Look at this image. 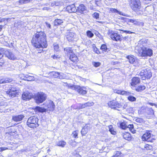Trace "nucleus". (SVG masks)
Instances as JSON below:
<instances>
[{
  "mask_svg": "<svg viewBox=\"0 0 157 157\" xmlns=\"http://www.w3.org/2000/svg\"><path fill=\"white\" fill-rule=\"evenodd\" d=\"M32 43L37 48H43L47 46L46 34L44 32H37L33 36Z\"/></svg>",
  "mask_w": 157,
  "mask_h": 157,
  "instance_id": "1",
  "label": "nucleus"
},
{
  "mask_svg": "<svg viewBox=\"0 0 157 157\" xmlns=\"http://www.w3.org/2000/svg\"><path fill=\"white\" fill-rule=\"evenodd\" d=\"M38 118L35 116L30 117L27 121V125L31 128H36L39 126L38 124Z\"/></svg>",
  "mask_w": 157,
  "mask_h": 157,
  "instance_id": "2",
  "label": "nucleus"
},
{
  "mask_svg": "<svg viewBox=\"0 0 157 157\" xmlns=\"http://www.w3.org/2000/svg\"><path fill=\"white\" fill-rule=\"evenodd\" d=\"M68 86L72 90H75L80 94L84 95L87 93V89L85 87L79 86H71L70 85H68Z\"/></svg>",
  "mask_w": 157,
  "mask_h": 157,
  "instance_id": "3",
  "label": "nucleus"
},
{
  "mask_svg": "<svg viewBox=\"0 0 157 157\" xmlns=\"http://www.w3.org/2000/svg\"><path fill=\"white\" fill-rule=\"evenodd\" d=\"M130 6L132 9L136 13L141 10V4L140 0H131Z\"/></svg>",
  "mask_w": 157,
  "mask_h": 157,
  "instance_id": "4",
  "label": "nucleus"
},
{
  "mask_svg": "<svg viewBox=\"0 0 157 157\" xmlns=\"http://www.w3.org/2000/svg\"><path fill=\"white\" fill-rule=\"evenodd\" d=\"M152 54V51L151 49L144 47L139 52L138 56L141 57H146L151 56Z\"/></svg>",
  "mask_w": 157,
  "mask_h": 157,
  "instance_id": "5",
  "label": "nucleus"
},
{
  "mask_svg": "<svg viewBox=\"0 0 157 157\" xmlns=\"http://www.w3.org/2000/svg\"><path fill=\"white\" fill-rule=\"evenodd\" d=\"M35 99L37 104L42 103L47 98L46 95L43 92H38L35 95Z\"/></svg>",
  "mask_w": 157,
  "mask_h": 157,
  "instance_id": "6",
  "label": "nucleus"
},
{
  "mask_svg": "<svg viewBox=\"0 0 157 157\" xmlns=\"http://www.w3.org/2000/svg\"><path fill=\"white\" fill-rule=\"evenodd\" d=\"M109 106L111 109L120 111L122 108V105L119 102L112 101H109L108 103Z\"/></svg>",
  "mask_w": 157,
  "mask_h": 157,
  "instance_id": "7",
  "label": "nucleus"
},
{
  "mask_svg": "<svg viewBox=\"0 0 157 157\" xmlns=\"http://www.w3.org/2000/svg\"><path fill=\"white\" fill-rule=\"evenodd\" d=\"M143 80L146 79H150L152 76V74L151 70L149 69L142 70L139 74Z\"/></svg>",
  "mask_w": 157,
  "mask_h": 157,
  "instance_id": "8",
  "label": "nucleus"
},
{
  "mask_svg": "<svg viewBox=\"0 0 157 157\" xmlns=\"http://www.w3.org/2000/svg\"><path fill=\"white\" fill-rule=\"evenodd\" d=\"M6 93L9 97L12 98L16 96L18 94L16 89L14 88H10L9 90L6 91Z\"/></svg>",
  "mask_w": 157,
  "mask_h": 157,
  "instance_id": "9",
  "label": "nucleus"
},
{
  "mask_svg": "<svg viewBox=\"0 0 157 157\" xmlns=\"http://www.w3.org/2000/svg\"><path fill=\"white\" fill-rule=\"evenodd\" d=\"M4 54L6 56L10 59L14 60L16 59V56L10 50H6L4 52Z\"/></svg>",
  "mask_w": 157,
  "mask_h": 157,
  "instance_id": "10",
  "label": "nucleus"
},
{
  "mask_svg": "<svg viewBox=\"0 0 157 157\" xmlns=\"http://www.w3.org/2000/svg\"><path fill=\"white\" fill-rule=\"evenodd\" d=\"M110 37L113 40L116 41H121V36L117 33H112L110 35Z\"/></svg>",
  "mask_w": 157,
  "mask_h": 157,
  "instance_id": "11",
  "label": "nucleus"
},
{
  "mask_svg": "<svg viewBox=\"0 0 157 157\" xmlns=\"http://www.w3.org/2000/svg\"><path fill=\"white\" fill-rule=\"evenodd\" d=\"M46 106L47 109H46V110L50 111H53L55 109V106L53 101L50 100L47 104Z\"/></svg>",
  "mask_w": 157,
  "mask_h": 157,
  "instance_id": "12",
  "label": "nucleus"
},
{
  "mask_svg": "<svg viewBox=\"0 0 157 157\" xmlns=\"http://www.w3.org/2000/svg\"><path fill=\"white\" fill-rule=\"evenodd\" d=\"M66 9L69 13H74L76 12L77 11L76 7L74 4H72L67 6Z\"/></svg>",
  "mask_w": 157,
  "mask_h": 157,
  "instance_id": "13",
  "label": "nucleus"
},
{
  "mask_svg": "<svg viewBox=\"0 0 157 157\" xmlns=\"http://www.w3.org/2000/svg\"><path fill=\"white\" fill-rule=\"evenodd\" d=\"M76 10V12L82 14L85 11H86V8L83 4H81L77 7Z\"/></svg>",
  "mask_w": 157,
  "mask_h": 157,
  "instance_id": "14",
  "label": "nucleus"
},
{
  "mask_svg": "<svg viewBox=\"0 0 157 157\" xmlns=\"http://www.w3.org/2000/svg\"><path fill=\"white\" fill-rule=\"evenodd\" d=\"M25 116L22 114L14 115L12 117V120L15 122H19L22 120Z\"/></svg>",
  "mask_w": 157,
  "mask_h": 157,
  "instance_id": "15",
  "label": "nucleus"
},
{
  "mask_svg": "<svg viewBox=\"0 0 157 157\" xmlns=\"http://www.w3.org/2000/svg\"><path fill=\"white\" fill-rule=\"evenodd\" d=\"M22 97L24 100H29L32 97L31 94L28 92H24L22 95Z\"/></svg>",
  "mask_w": 157,
  "mask_h": 157,
  "instance_id": "16",
  "label": "nucleus"
},
{
  "mask_svg": "<svg viewBox=\"0 0 157 157\" xmlns=\"http://www.w3.org/2000/svg\"><path fill=\"white\" fill-rule=\"evenodd\" d=\"M140 79L138 77H133L132 79V82L131 85L132 86H135V85L140 83Z\"/></svg>",
  "mask_w": 157,
  "mask_h": 157,
  "instance_id": "17",
  "label": "nucleus"
},
{
  "mask_svg": "<svg viewBox=\"0 0 157 157\" xmlns=\"http://www.w3.org/2000/svg\"><path fill=\"white\" fill-rule=\"evenodd\" d=\"M90 127L89 124L86 125L82 128L81 133L82 136H85L90 130Z\"/></svg>",
  "mask_w": 157,
  "mask_h": 157,
  "instance_id": "18",
  "label": "nucleus"
},
{
  "mask_svg": "<svg viewBox=\"0 0 157 157\" xmlns=\"http://www.w3.org/2000/svg\"><path fill=\"white\" fill-rule=\"evenodd\" d=\"M75 34L73 33H68L66 36V38L68 41H72L74 40Z\"/></svg>",
  "mask_w": 157,
  "mask_h": 157,
  "instance_id": "19",
  "label": "nucleus"
},
{
  "mask_svg": "<svg viewBox=\"0 0 157 157\" xmlns=\"http://www.w3.org/2000/svg\"><path fill=\"white\" fill-rule=\"evenodd\" d=\"M65 53L67 56H69L71 55L73 53V50L71 48L67 47L64 48Z\"/></svg>",
  "mask_w": 157,
  "mask_h": 157,
  "instance_id": "20",
  "label": "nucleus"
},
{
  "mask_svg": "<svg viewBox=\"0 0 157 157\" xmlns=\"http://www.w3.org/2000/svg\"><path fill=\"white\" fill-rule=\"evenodd\" d=\"M110 10L112 13H117L121 15H123L126 17H128V15L127 14H125L121 12L120 11L116 9L111 8H110Z\"/></svg>",
  "mask_w": 157,
  "mask_h": 157,
  "instance_id": "21",
  "label": "nucleus"
},
{
  "mask_svg": "<svg viewBox=\"0 0 157 157\" xmlns=\"http://www.w3.org/2000/svg\"><path fill=\"white\" fill-rule=\"evenodd\" d=\"M123 137L125 140H130L131 139V135L128 132H125L122 134Z\"/></svg>",
  "mask_w": 157,
  "mask_h": 157,
  "instance_id": "22",
  "label": "nucleus"
},
{
  "mask_svg": "<svg viewBox=\"0 0 157 157\" xmlns=\"http://www.w3.org/2000/svg\"><path fill=\"white\" fill-rule=\"evenodd\" d=\"M151 137V134L149 132H146L142 136V139L143 141H146L148 138Z\"/></svg>",
  "mask_w": 157,
  "mask_h": 157,
  "instance_id": "23",
  "label": "nucleus"
},
{
  "mask_svg": "<svg viewBox=\"0 0 157 157\" xmlns=\"http://www.w3.org/2000/svg\"><path fill=\"white\" fill-rule=\"evenodd\" d=\"M70 59L73 62H77L78 58L77 56L74 53L71 55L69 56Z\"/></svg>",
  "mask_w": 157,
  "mask_h": 157,
  "instance_id": "24",
  "label": "nucleus"
},
{
  "mask_svg": "<svg viewBox=\"0 0 157 157\" xmlns=\"http://www.w3.org/2000/svg\"><path fill=\"white\" fill-rule=\"evenodd\" d=\"M63 21L62 20L59 19H55L54 21V25L55 26H58L61 24L63 23Z\"/></svg>",
  "mask_w": 157,
  "mask_h": 157,
  "instance_id": "25",
  "label": "nucleus"
},
{
  "mask_svg": "<svg viewBox=\"0 0 157 157\" xmlns=\"http://www.w3.org/2000/svg\"><path fill=\"white\" fill-rule=\"evenodd\" d=\"M115 92L116 93L122 95L125 94L126 95H128L129 94V92L124 90H115Z\"/></svg>",
  "mask_w": 157,
  "mask_h": 157,
  "instance_id": "26",
  "label": "nucleus"
},
{
  "mask_svg": "<svg viewBox=\"0 0 157 157\" xmlns=\"http://www.w3.org/2000/svg\"><path fill=\"white\" fill-rule=\"evenodd\" d=\"M66 144V142L64 141H59L56 143V145L63 147Z\"/></svg>",
  "mask_w": 157,
  "mask_h": 157,
  "instance_id": "27",
  "label": "nucleus"
},
{
  "mask_svg": "<svg viewBox=\"0 0 157 157\" xmlns=\"http://www.w3.org/2000/svg\"><path fill=\"white\" fill-rule=\"evenodd\" d=\"M12 79L6 78L5 79H0V84H2L6 83H8L12 82Z\"/></svg>",
  "mask_w": 157,
  "mask_h": 157,
  "instance_id": "28",
  "label": "nucleus"
},
{
  "mask_svg": "<svg viewBox=\"0 0 157 157\" xmlns=\"http://www.w3.org/2000/svg\"><path fill=\"white\" fill-rule=\"evenodd\" d=\"M145 88L146 87L144 86L140 85L136 88V90L138 92H141L145 90Z\"/></svg>",
  "mask_w": 157,
  "mask_h": 157,
  "instance_id": "29",
  "label": "nucleus"
},
{
  "mask_svg": "<svg viewBox=\"0 0 157 157\" xmlns=\"http://www.w3.org/2000/svg\"><path fill=\"white\" fill-rule=\"evenodd\" d=\"M127 58L128 59L129 62L131 63H133L135 61V59L132 56H127Z\"/></svg>",
  "mask_w": 157,
  "mask_h": 157,
  "instance_id": "30",
  "label": "nucleus"
},
{
  "mask_svg": "<svg viewBox=\"0 0 157 157\" xmlns=\"http://www.w3.org/2000/svg\"><path fill=\"white\" fill-rule=\"evenodd\" d=\"M109 131L111 134L114 135L116 134V131L114 130V129L113 128V127L112 125H109Z\"/></svg>",
  "mask_w": 157,
  "mask_h": 157,
  "instance_id": "31",
  "label": "nucleus"
},
{
  "mask_svg": "<svg viewBox=\"0 0 157 157\" xmlns=\"http://www.w3.org/2000/svg\"><path fill=\"white\" fill-rule=\"evenodd\" d=\"M147 113L150 115H153L154 114L153 110L152 108H147Z\"/></svg>",
  "mask_w": 157,
  "mask_h": 157,
  "instance_id": "32",
  "label": "nucleus"
},
{
  "mask_svg": "<svg viewBox=\"0 0 157 157\" xmlns=\"http://www.w3.org/2000/svg\"><path fill=\"white\" fill-rule=\"evenodd\" d=\"M36 110L41 112H45L46 111V109L42 108V107L39 106L36 107Z\"/></svg>",
  "mask_w": 157,
  "mask_h": 157,
  "instance_id": "33",
  "label": "nucleus"
},
{
  "mask_svg": "<svg viewBox=\"0 0 157 157\" xmlns=\"http://www.w3.org/2000/svg\"><path fill=\"white\" fill-rule=\"evenodd\" d=\"M101 49L103 51L106 52L107 51L108 48H107L106 45V44H103L101 46Z\"/></svg>",
  "mask_w": 157,
  "mask_h": 157,
  "instance_id": "34",
  "label": "nucleus"
},
{
  "mask_svg": "<svg viewBox=\"0 0 157 157\" xmlns=\"http://www.w3.org/2000/svg\"><path fill=\"white\" fill-rule=\"evenodd\" d=\"M86 33L87 36L90 38H92L94 36V34L90 30L87 31Z\"/></svg>",
  "mask_w": 157,
  "mask_h": 157,
  "instance_id": "35",
  "label": "nucleus"
},
{
  "mask_svg": "<svg viewBox=\"0 0 157 157\" xmlns=\"http://www.w3.org/2000/svg\"><path fill=\"white\" fill-rule=\"evenodd\" d=\"M121 128L123 129H125L127 128V125L124 122H121L120 124V125Z\"/></svg>",
  "mask_w": 157,
  "mask_h": 157,
  "instance_id": "36",
  "label": "nucleus"
},
{
  "mask_svg": "<svg viewBox=\"0 0 157 157\" xmlns=\"http://www.w3.org/2000/svg\"><path fill=\"white\" fill-rule=\"evenodd\" d=\"M31 0H20L19 3L21 4H25L30 2Z\"/></svg>",
  "mask_w": 157,
  "mask_h": 157,
  "instance_id": "37",
  "label": "nucleus"
},
{
  "mask_svg": "<svg viewBox=\"0 0 157 157\" xmlns=\"http://www.w3.org/2000/svg\"><path fill=\"white\" fill-rule=\"evenodd\" d=\"M122 19L125 21H128L132 23H134L136 21L134 19H129L125 17H123Z\"/></svg>",
  "mask_w": 157,
  "mask_h": 157,
  "instance_id": "38",
  "label": "nucleus"
},
{
  "mask_svg": "<svg viewBox=\"0 0 157 157\" xmlns=\"http://www.w3.org/2000/svg\"><path fill=\"white\" fill-rule=\"evenodd\" d=\"M59 72H52L51 73V75H52L54 77L58 78V76H59Z\"/></svg>",
  "mask_w": 157,
  "mask_h": 157,
  "instance_id": "39",
  "label": "nucleus"
},
{
  "mask_svg": "<svg viewBox=\"0 0 157 157\" xmlns=\"http://www.w3.org/2000/svg\"><path fill=\"white\" fill-rule=\"evenodd\" d=\"M65 77V75L62 73H59V76L58 77V78L60 79H64Z\"/></svg>",
  "mask_w": 157,
  "mask_h": 157,
  "instance_id": "40",
  "label": "nucleus"
},
{
  "mask_svg": "<svg viewBox=\"0 0 157 157\" xmlns=\"http://www.w3.org/2000/svg\"><path fill=\"white\" fill-rule=\"evenodd\" d=\"M54 51L56 52H57L59 50V48L58 44L55 43L54 44Z\"/></svg>",
  "mask_w": 157,
  "mask_h": 157,
  "instance_id": "41",
  "label": "nucleus"
},
{
  "mask_svg": "<svg viewBox=\"0 0 157 157\" xmlns=\"http://www.w3.org/2000/svg\"><path fill=\"white\" fill-rule=\"evenodd\" d=\"M144 147L147 150H150L152 149L153 147L151 145L146 144L145 145Z\"/></svg>",
  "mask_w": 157,
  "mask_h": 157,
  "instance_id": "42",
  "label": "nucleus"
},
{
  "mask_svg": "<svg viewBox=\"0 0 157 157\" xmlns=\"http://www.w3.org/2000/svg\"><path fill=\"white\" fill-rule=\"evenodd\" d=\"M92 64L94 67H98L101 65V63L99 62H93Z\"/></svg>",
  "mask_w": 157,
  "mask_h": 157,
  "instance_id": "43",
  "label": "nucleus"
},
{
  "mask_svg": "<svg viewBox=\"0 0 157 157\" xmlns=\"http://www.w3.org/2000/svg\"><path fill=\"white\" fill-rule=\"evenodd\" d=\"M92 16L94 18L97 19L99 18V14L95 12L93 14Z\"/></svg>",
  "mask_w": 157,
  "mask_h": 157,
  "instance_id": "44",
  "label": "nucleus"
},
{
  "mask_svg": "<svg viewBox=\"0 0 157 157\" xmlns=\"http://www.w3.org/2000/svg\"><path fill=\"white\" fill-rule=\"evenodd\" d=\"M128 99L131 101H136V98L133 96H129L128 97Z\"/></svg>",
  "mask_w": 157,
  "mask_h": 157,
  "instance_id": "45",
  "label": "nucleus"
},
{
  "mask_svg": "<svg viewBox=\"0 0 157 157\" xmlns=\"http://www.w3.org/2000/svg\"><path fill=\"white\" fill-rule=\"evenodd\" d=\"M4 51L3 48H0V59L2 58L3 57Z\"/></svg>",
  "mask_w": 157,
  "mask_h": 157,
  "instance_id": "46",
  "label": "nucleus"
},
{
  "mask_svg": "<svg viewBox=\"0 0 157 157\" xmlns=\"http://www.w3.org/2000/svg\"><path fill=\"white\" fill-rule=\"evenodd\" d=\"M136 121L140 123H143L144 122V120L142 118H138L136 120Z\"/></svg>",
  "mask_w": 157,
  "mask_h": 157,
  "instance_id": "47",
  "label": "nucleus"
},
{
  "mask_svg": "<svg viewBox=\"0 0 157 157\" xmlns=\"http://www.w3.org/2000/svg\"><path fill=\"white\" fill-rule=\"evenodd\" d=\"M127 128H129V129L130 131H131L133 129V125L132 124H130L127 125Z\"/></svg>",
  "mask_w": 157,
  "mask_h": 157,
  "instance_id": "48",
  "label": "nucleus"
},
{
  "mask_svg": "<svg viewBox=\"0 0 157 157\" xmlns=\"http://www.w3.org/2000/svg\"><path fill=\"white\" fill-rule=\"evenodd\" d=\"M94 104V103L93 102H88L85 103V105L86 106H90L93 105Z\"/></svg>",
  "mask_w": 157,
  "mask_h": 157,
  "instance_id": "49",
  "label": "nucleus"
},
{
  "mask_svg": "<svg viewBox=\"0 0 157 157\" xmlns=\"http://www.w3.org/2000/svg\"><path fill=\"white\" fill-rule=\"evenodd\" d=\"M94 51L95 53L97 54H99L100 53L99 51L96 47L94 48Z\"/></svg>",
  "mask_w": 157,
  "mask_h": 157,
  "instance_id": "50",
  "label": "nucleus"
},
{
  "mask_svg": "<svg viewBox=\"0 0 157 157\" xmlns=\"http://www.w3.org/2000/svg\"><path fill=\"white\" fill-rule=\"evenodd\" d=\"M73 136L75 138H78V133L76 131H74L72 133Z\"/></svg>",
  "mask_w": 157,
  "mask_h": 157,
  "instance_id": "51",
  "label": "nucleus"
},
{
  "mask_svg": "<svg viewBox=\"0 0 157 157\" xmlns=\"http://www.w3.org/2000/svg\"><path fill=\"white\" fill-rule=\"evenodd\" d=\"M45 26L46 27L48 28L51 29V25L50 23H49L48 22H45Z\"/></svg>",
  "mask_w": 157,
  "mask_h": 157,
  "instance_id": "52",
  "label": "nucleus"
},
{
  "mask_svg": "<svg viewBox=\"0 0 157 157\" xmlns=\"http://www.w3.org/2000/svg\"><path fill=\"white\" fill-rule=\"evenodd\" d=\"M52 57L54 59H59L60 58V57L59 55H54L52 56Z\"/></svg>",
  "mask_w": 157,
  "mask_h": 157,
  "instance_id": "53",
  "label": "nucleus"
},
{
  "mask_svg": "<svg viewBox=\"0 0 157 157\" xmlns=\"http://www.w3.org/2000/svg\"><path fill=\"white\" fill-rule=\"evenodd\" d=\"M77 143L75 141H73L71 144V145L73 147H75L77 146Z\"/></svg>",
  "mask_w": 157,
  "mask_h": 157,
  "instance_id": "54",
  "label": "nucleus"
},
{
  "mask_svg": "<svg viewBox=\"0 0 157 157\" xmlns=\"http://www.w3.org/2000/svg\"><path fill=\"white\" fill-rule=\"evenodd\" d=\"M155 140L154 139H153V138H151V137H149V138L147 139L146 141L149 142H152L153 141V140Z\"/></svg>",
  "mask_w": 157,
  "mask_h": 157,
  "instance_id": "55",
  "label": "nucleus"
},
{
  "mask_svg": "<svg viewBox=\"0 0 157 157\" xmlns=\"http://www.w3.org/2000/svg\"><path fill=\"white\" fill-rule=\"evenodd\" d=\"M94 33L98 37H99L100 36V34L99 33L98 31H95Z\"/></svg>",
  "mask_w": 157,
  "mask_h": 157,
  "instance_id": "56",
  "label": "nucleus"
},
{
  "mask_svg": "<svg viewBox=\"0 0 157 157\" xmlns=\"http://www.w3.org/2000/svg\"><path fill=\"white\" fill-rule=\"evenodd\" d=\"M43 10H48L50 9V8L49 7H44L42 9Z\"/></svg>",
  "mask_w": 157,
  "mask_h": 157,
  "instance_id": "57",
  "label": "nucleus"
},
{
  "mask_svg": "<svg viewBox=\"0 0 157 157\" xmlns=\"http://www.w3.org/2000/svg\"><path fill=\"white\" fill-rule=\"evenodd\" d=\"M7 149H8V148L7 147H0V152Z\"/></svg>",
  "mask_w": 157,
  "mask_h": 157,
  "instance_id": "58",
  "label": "nucleus"
},
{
  "mask_svg": "<svg viewBox=\"0 0 157 157\" xmlns=\"http://www.w3.org/2000/svg\"><path fill=\"white\" fill-rule=\"evenodd\" d=\"M121 31H123L124 32L126 33H127L131 34V33H133V32H132L129 31H127V30H124V31L121 30Z\"/></svg>",
  "mask_w": 157,
  "mask_h": 157,
  "instance_id": "59",
  "label": "nucleus"
},
{
  "mask_svg": "<svg viewBox=\"0 0 157 157\" xmlns=\"http://www.w3.org/2000/svg\"><path fill=\"white\" fill-rule=\"evenodd\" d=\"M33 76H29V77L28 79H27V80L28 81H31L33 80Z\"/></svg>",
  "mask_w": 157,
  "mask_h": 157,
  "instance_id": "60",
  "label": "nucleus"
},
{
  "mask_svg": "<svg viewBox=\"0 0 157 157\" xmlns=\"http://www.w3.org/2000/svg\"><path fill=\"white\" fill-rule=\"evenodd\" d=\"M147 40H142V43L143 44H144V45L143 46H145V44H146V43L147 42Z\"/></svg>",
  "mask_w": 157,
  "mask_h": 157,
  "instance_id": "61",
  "label": "nucleus"
},
{
  "mask_svg": "<svg viewBox=\"0 0 157 157\" xmlns=\"http://www.w3.org/2000/svg\"><path fill=\"white\" fill-rule=\"evenodd\" d=\"M101 0H96L95 1V4L97 6H98L99 4V2Z\"/></svg>",
  "mask_w": 157,
  "mask_h": 157,
  "instance_id": "62",
  "label": "nucleus"
},
{
  "mask_svg": "<svg viewBox=\"0 0 157 157\" xmlns=\"http://www.w3.org/2000/svg\"><path fill=\"white\" fill-rule=\"evenodd\" d=\"M55 6H59L60 5V2H55Z\"/></svg>",
  "mask_w": 157,
  "mask_h": 157,
  "instance_id": "63",
  "label": "nucleus"
},
{
  "mask_svg": "<svg viewBox=\"0 0 157 157\" xmlns=\"http://www.w3.org/2000/svg\"><path fill=\"white\" fill-rule=\"evenodd\" d=\"M148 104L151 105V106H153V105H154L155 106H157V105L156 104H155V103H151V102H149L148 103Z\"/></svg>",
  "mask_w": 157,
  "mask_h": 157,
  "instance_id": "64",
  "label": "nucleus"
}]
</instances>
